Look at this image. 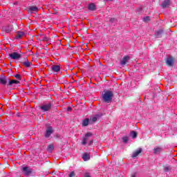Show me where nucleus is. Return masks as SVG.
<instances>
[{"instance_id":"nucleus-33","label":"nucleus","mask_w":177,"mask_h":177,"mask_svg":"<svg viewBox=\"0 0 177 177\" xmlns=\"http://www.w3.org/2000/svg\"><path fill=\"white\" fill-rule=\"evenodd\" d=\"M71 110V107H68V111H70Z\"/></svg>"},{"instance_id":"nucleus-21","label":"nucleus","mask_w":177,"mask_h":177,"mask_svg":"<svg viewBox=\"0 0 177 177\" xmlns=\"http://www.w3.org/2000/svg\"><path fill=\"white\" fill-rule=\"evenodd\" d=\"M88 124H89V119L86 118L84 120H83L82 126L83 127H88Z\"/></svg>"},{"instance_id":"nucleus-16","label":"nucleus","mask_w":177,"mask_h":177,"mask_svg":"<svg viewBox=\"0 0 177 177\" xmlns=\"http://www.w3.org/2000/svg\"><path fill=\"white\" fill-rule=\"evenodd\" d=\"M141 153H142V148H139L137 151H136L133 153V155H132L133 158H135V157H138L139 156V154Z\"/></svg>"},{"instance_id":"nucleus-28","label":"nucleus","mask_w":177,"mask_h":177,"mask_svg":"<svg viewBox=\"0 0 177 177\" xmlns=\"http://www.w3.org/2000/svg\"><path fill=\"white\" fill-rule=\"evenodd\" d=\"M144 21H145L146 23H147V21H150V17L147 16L144 17Z\"/></svg>"},{"instance_id":"nucleus-34","label":"nucleus","mask_w":177,"mask_h":177,"mask_svg":"<svg viewBox=\"0 0 177 177\" xmlns=\"http://www.w3.org/2000/svg\"><path fill=\"white\" fill-rule=\"evenodd\" d=\"M131 177H136V176H135V174H133Z\"/></svg>"},{"instance_id":"nucleus-8","label":"nucleus","mask_w":177,"mask_h":177,"mask_svg":"<svg viewBox=\"0 0 177 177\" xmlns=\"http://www.w3.org/2000/svg\"><path fill=\"white\" fill-rule=\"evenodd\" d=\"M169 5H171V1H169V0H165V1L162 3L161 6H162V8H169Z\"/></svg>"},{"instance_id":"nucleus-23","label":"nucleus","mask_w":177,"mask_h":177,"mask_svg":"<svg viewBox=\"0 0 177 177\" xmlns=\"http://www.w3.org/2000/svg\"><path fill=\"white\" fill-rule=\"evenodd\" d=\"M22 64L25 67H30L31 66V63H30V62H28V59H26V61H25L24 62H22Z\"/></svg>"},{"instance_id":"nucleus-5","label":"nucleus","mask_w":177,"mask_h":177,"mask_svg":"<svg viewBox=\"0 0 177 177\" xmlns=\"http://www.w3.org/2000/svg\"><path fill=\"white\" fill-rule=\"evenodd\" d=\"M52 133H53V129L52 127H47V129L46 130L45 138H49Z\"/></svg>"},{"instance_id":"nucleus-22","label":"nucleus","mask_w":177,"mask_h":177,"mask_svg":"<svg viewBox=\"0 0 177 177\" xmlns=\"http://www.w3.org/2000/svg\"><path fill=\"white\" fill-rule=\"evenodd\" d=\"M130 136H131V138L133 139H135L138 136V133H136V131H132L130 133Z\"/></svg>"},{"instance_id":"nucleus-24","label":"nucleus","mask_w":177,"mask_h":177,"mask_svg":"<svg viewBox=\"0 0 177 177\" xmlns=\"http://www.w3.org/2000/svg\"><path fill=\"white\" fill-rule=\"evenodd\" d=\"M5 31L7 33L12 32V31H13V26H8V27H7L6 28Z\"/></svg>"},{"instance_id":"nucleus-15","label":"nucleus","mask_w":177,"mask_h":177,"mask_svg":"<svg viewBox=\"0 0 177 177\" xmlns=\"http://www.w3.org/2000/svg\"><path fill=\"white\" fill-rule=\"evenodd\" d=\"M162 151V149L160 147H156L153 149V153L154 154H160L161 151Z\"/></svg>"},{"instance_id":"nucleus-9","label":"nucleus","mask_w":177,"mask_h":177,"mask_svg":"<svg viewBox=\"0 0 177 177\" xmlns=\"http://www.w3.org/2000/svg\"><path fill=\"white\" fill-rule=\"evenodd\" d=\"M82 158L84 161H88L91 160V153H83Z\"/></svg>"},{"instance_id":"nucleus-18","label":"nucleus","mask_w":177,"mask_h":177,"mask_svg":"<svg viewBox=\"0 0 177 177\" xmlns=\"http://www.w3.org/2000/svg\"><path fill=\"white\" fill-rule=\"evenodd\" d=\"M162 35V30H160L155 33V37L156 38H161Z\"/></svg>"},{"instance_id":"nucleus-32","label":"nucleus","mask_w":177,"mask_h":177,"mask_svg":"<svg viewBox=\"0 0 177 177\" xmlns=\"http://www.w3.org/2000/svg\"><path fill=\"white\" fill-rule=\"evenodd\" d=\"M115 20V19H114V18H112V19H111V21L113 23V21H114Z\"/></svg>"},{"instance_id":"nucleus-30","label":"nucleus","mask_w":177,"mask_h":177,"mask_svg":"<svg viewBox=\"0 0 177 177\" xmlns=\"http://www.w3.org/2000/svg\"><path fill=\"white\" fill-rule=\"evenodd\" d=\"M75 176V173L74 171H72L70 174H69V177H74Z\"/></svg>"},{"instance_id":"nucleus-31","label":"nucleus","mask_w":177,"mask_h":177,"mask_svg":"<svg viewBox=\"0 0 177 177\" xmlns=\"http://www.w3.org/2000/svg\"><path fill=\"white\" fill-rule=\"evenodd\" d=\"M93 143V140H90V142L88 143V146H91Z\"/></svg>"},{"instance_id":"nucleus-14","label":"nucleus","mask_w":177,"mask_h":177,"mask_svg":"<svg viewBox=\"0 0 177 177\" xmlns=\"http://www.w3.org/2000/svg\"><path fill=\"white\" fill-rule=\"evenodd\" d=\"M20 83V82L19 81H18V80H10L9 81V82H8V86H12V85H14V84H15V85H17V84H19Z\"/></svg>"},{"instance_id":"nucleus-1","label":"nucleus","mask_w":177,"mask_h":177,"mask_svg":"<svg viewBox=\"0 0 177 177\" xmlns=\"http://www.w3.org/2000/svg\"><path fill=\"white\" fill-rule=\"evenodd\" d=\"M113 92L110 91H104L102 93V99L106 103H110L113 100Z\"/></svg>"},{"instance_id":"nucleus-11","label":"nucleus","mask_w":177,"mask_h":177,"mask_svg":"<svg viewBox=\"0 0 177 177\" xmlns=\"http://www.w3.org/2000/svg\"><path fill=\"white\" fill-rule=\"evenodd\" d=\"M0 84H1V85H6V84H8V78L4 76L0 77Z\"/></svg>"},{"instance_id":"nucleus-4","label":"nucleus","mask_w":177,"mask_h":177,"mask_svg":"<svg viewBox=\"0 0 177 177\" xmlns=\"http://www.w3.org/2000/svg\"><path fill=\"white\" fill-rule=\"evenodd\" d=\"M92 136V133H87L85 135V137L83 138L82 144L85 146V145H86V143H88V141L89 140V138Z\"/></svg>"},{"instance_id":"nucleus-20","label":"nucleus","mask_w":177,"mask_h":177,"mask_svg":"<svg viewBox=\"0 0 177 177\" xmlns=\"http://www.w3.org/2000/svg\"><path fill=\"white\" fill-rule=\"evenodd\" d=\"M54 149H55V146L53 145V144H50L48 146L47 150L50 153H52V151H53Z\"/></svg>"},{"instance_id":"nucleus-27","label":"nucleus","mask_w":177,"mask_h":177,"mask_svg":"<svg viewBox=\"0 0 177 177\" xmlns=\"http://www.w3.org/2000/svg\"><path fill=\"white\" fill-rule=\"evenodd\" d=\"M122 140L124 142V143H127V142H128V140H129V138L128 137H123L122 138Z\"/></svg>"},{"instance_id":"nucleus-7","label":"nucleus","mask_w":177,"mask_h":177,"mask_svg":"<svg viewBox=\"0 0 177 177\" xmlns=\"http://www.w3.org/2000/svg\"><path fill=\"white\" fill-rule=\"evenodd\" d=\"M166 63H167V66H174V57L169 56L167 59Z\"/></svg>"},{"instance_id":"nucleus-19","label":"nucleus","mask_w":177,"mask_h":177,"mask_svg":"<svg viewBox=\"0 0 177 177\" xmlns=\"http://www.w3.org/2000/svg\"><path fill=\"white\" fill-rule=\"evenodd\" d=\"M97 118H99V115H96L90 118V122H96L97 121Z\"/></svg>"},{"instance_id":"nucleus-25","label":"nucleus","mask_w":177,"mask_h":177,"mask_svg":"<svg viewBox=\"0 0 177 177\" xmlns=\"http://www.w3.org/2000/svg\"><path fill=\"white\" fill-rule=\"evenodd\" d=\"M95 8H96V7L94 3H91L88 5L89 10H95Z\"/></svg>"},{"instance_id":"nucleus-3","label":"nucleus","mask_w":177,"mask_h":177,"mask_svg":"<svg viewBox=\"0 0 177 177\" xmlns=\"http://www.w3.org/2000/svg\"><path fill=\"white\" fill-rule=\"evenodd\" d=\"M40 109L42 110V111H49V110L52 109V104L48 103L44 104L40 107Z\"/></svg>"},{"instance_id":"nucleus-12","label":"nucleus","mask_w":177,"mask_h":177,"mask_svg":"<svg viewBox=\"0 0 177 177\" xmlns=\"http://www.w3.org/2000/svg\"><path fill=\"white\" fill-rule=\"evenodd\" d=\"M28 12H30V13H34L35 12H38V7L37 6H30L29 9H28Z\"/></svg>"},{"instance_id":"nucleus-13","label":"nucleus","mask_w":177,"mask_h":177,"mask_svg":"<svg viewBox=\"0 0 177 177\" xmlns=\"http://www.w3.org/2000/svg\"><path fill=\"white\" fill-rule=\"evenodd\" d=\"M129 60V56H125L123 57V59L120 62L121 66H125L127 64V62Z\"/></svg>"},{"instance_id":"nucleus-10","label":"nucleus","mask_w":177,"mask_h":177,"mask_svg":"<svg viewBox=\"0 0 177 177\" xmlns=\"http://www.w3.org/2000/svg\"><path fill=\"white\" fill-rule=\"evenodd\" d=\"M51 70L54 73H59V71H60V66H59V65H53L51 66Z\"/></svg>"},{"instance_id":"nucleus-2","label":"nucleus","mask_w":177,"mask_h":177,"mask_svg":"<svg viewBox=\"0 0 177 177\" xmlns=\"http://www.w3.org/2000/svg\"><path fill=\"white\" fill-rule=\"evenodd\" d=\"M8 56L12 60H20L21 59V51L12 52L9 53Z\"/></svg>"},{"instance_id":"nucleus-6","label":"nucleus","mask_w":177,"mask_h":177,"mask_svg":"<svg viewBox=\"0 0 177 177\" xmlns=\"http://www.w3.org/2000/svg\"><path fill=\"white\" fill-rule=\"evenodd\" d=\"M22 171L24 172L25 176H28L31 174V169L28 167H24L22 168Z\"/></svg>"},{"instance_id":"nucleus-26","label":"nucleus","mask_w":177,"mask_h":177,"mask_svg":"<svg viewBox=\"0 0 177 177\" xmlns=\"http://www.w3.org/2000/svg\"><path fill=\"white\" fill-rule=\"evenodd\" d=\"M171 166H166L165 167V172H169V171H171Z\"/></svg>"},{"instance_id":"nucleus-29","label":"nucleus","mask_w":177,"mask_h":177,"mask_svg":"<svg viewBox=\"0 0 177 177\" xmlns=\"http://www.w3.org/2000/svg\"><path fill=\"white\" fill-rule=\"evenodd\" d=\"M15 78H16L17 80H19V81H20V80H21V76H20L19 74L15 75Z\"/></svg>"},{"instance_id":"nucleus-17","label":"nucleus","mask_w":177,"mask_h":177,"mask_svg":"<svg viewBox=\"0 0 177 177\" xmlns=\"http://www.w3.org/2000/svg\"><path fill=\"white\" fill-rule=\"evenodd\" d=\"M23 37H24V32L19 31V32H17V35H16L15 38L17 39H20L23 38Z\"/></svg>"}]
</instances>
